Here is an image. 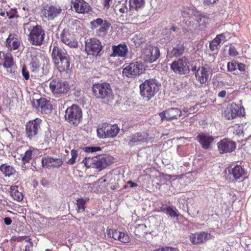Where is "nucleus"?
Returning a JSON list of instances; mask_svg holds the SVG:
<instances>
[{
	"instance_id": "nucleus-58",
	"label": "nucleus",
	"mask_w": 251,
	"mask_h": 251,
	"mask_svg": "<svg viewBox=\"0 0 251 251\" xmlns=\"http://www.w3.org/2000/svg\"><path fill=\"white\" fill-rule=\"evenodd\" d=\"M226 91L225 90H222L218 93V97L220 98H225L226 95Z\"/></svg>"
},
{
	"instance_id": "nucleus-44",
	"label": "nucleus",
	"mask_w": 251,
	"mask_h": 251,
	"mask_svg": "<svg viewBox=\"0 0 251 251\" xmlns=\"http://www.w3.org/2000/svg\"><path fill=\"white\" fill-rule=\"evenodd\" d=\"M71 158L67 162V163L70 165L74 164L75 162V159L78 156V151L75 150H72L71 151Z\"/></svg>"
},
{
	"instance_id": "nucleus-64",
	"label": "nucleus",
	"mask_w": 251,
	"mask_h": 251,
	"mask_svg": "<svg viewBox=\"0 0 251 251\" xmlns=\"http://www.w3.org/2000/svg\"><path fill=\"white\" fill-rule=\"evenodd\" d=\"M120 10V12H121V13H124V12H125V9H124V8H120V10Z\"/></svg>"
},
{
	"instance_id": "nucleus-10",
	"label": "nucleus",
	"mask_w": 251,
	"mask_h": 251,
	"mask_svg": "<svg viewBox=\"0 0 251 251\" xmlns=\"http://www.w3.org/2000/svg\"><path fill=\"white\" fill-rule=\"evenodd\" d=\"M102 48L101 42L96 38H90L85 41V51L88 55L100 56Z\"/></svg>"
},
{
	"instance_id": "nucleus-56",
	"label": "nucleus",
	"mask_w": 251,
	"mask_h": 251,
	"mask_svg": "<svg viewBox=\"0 0 251 251\" xmlns=\"http://www.w3.org/2000/svg\"><path fill=\"white\" fill-rule=\"evenodd\" d=\"M164 251H179V250L176 248L166 247L164 248Z\"/></svg>"
},
{
	"instance_id": "nucleus-51",
	"label": "nucleus",
	"mask_w": 251,
	"mask_h": 251,
	"mask_svg": "<svg viewBox=\"0 0 251 251\" xmlns=\"http://www.w3.org/2000/svg\"><path fill=\"white\" fill-rule=\"evenodd\" d=\"M22 73L23 77L25 80H28L29 78V72L26 70L25 66H23L22 69Z\"/></svg>"
},
{
	"instance_id": "nucleus-41",
	"label": "nucleus",
	"mask_w": 251,
	"mask_h": 251,
	"mask_svg": "<svg viewBox=\"0 0 251 251\" xmlns=\"http://www.w3.org/2000/svg\"><path fill=\"white\" fill-rule=\"evenodd\" d=\"M117 240L124 243H127L130 241L129 235L125 232L120 231Z\"/></svg>"
},
{
	"instance_id": "nucleus-4",
	"label": "nucleus",
	"mask_w": 251,
	"mask_h": 251,
	"mask_svg": "<svg viewBox=\"0 0 251 251\" xmlns=\"http://www.w3.org/2000/svg\"><path fill=\"white\" fill-rule=\"evenodd\" d=\"M111 162V157L106 154H101L93 157H86L82 160L87 168H93L99 171L105 168Z\"/></svg>"
},
{
	"instance_id": "nucleus-39",
	"label": "nucleus",
	"mask_w": 251,
	"mask_h": 251,
	"mask_svg": "<svg viewBox=\"0 0 251 251\" xmlns=\"http://www.w3.org/2000/svg\"><path fill=\"white\" fill-rule=\"evenodd\" d=\"M88 201V199L80 198L76 200V204L77 206V211L78 213H81L84 211L85 208V203Z\"/></svg>"
},
{
	"instance_id": "nucleus-38",
	"label": "nucleus",
	"mask_w": 251,
	"mask_h": 251,
	"mask_svg": "<svg viewBox=\"0 0 251 251\" xmlns=\"http://www.w3.org/2000/svg\"><path fill=\"white\" fill-rule=\"evenodd\" d=\"M2 64L3 67L6 69H11L14 66L13 57L10 53H6Z\"/></svg>"
},
{
	"instance_id": "nucleus-1",
	"label": "nucleus",
	"mask_w": 251,
	"mask_h": 251,
	"mask_svg": "<svg viewBox=\"0 0 251 251\" xmlns=\"http://www.w3.org/2000/svg\"><path fill=\"white\" fill-rule=\"evenodd\" d=\"M24 28L29 32L27 39L31 45L40 46L45 43V31L41 25L30 22L25 24Z\"/></svg>"
},
{
	"instance_id": "nucleus-53",
	"label": "nucleus",
	"mask_w": 251,
	"mask_h": 251,
	"mask_svg": "<svg viewBox=\"0 0 251 251\" xmlns=\"http://www.w3.org/2000/svg\"><path fill=\"white\" fill-rule=\"evenodd\" d=\"M159 116L160 117L162 121L164 120V119L167 120V115L166 113V110L163 112L160 113Z\"/></svg>"
},
{
	"instance_id": "nucleus-2",
	"label": "nucleus",
	"mask_w": 251,
	"mask_h": 251,
	"mask_svg": "<svg viewBox=\"0 0 251 251\" xmlns=\"http://www.w3.org/2000/svg\"><path fill=\"white\" fill-rule=\"evenodd\" d=\"M93 95L102 102L109 104L114 100V95L111 86L109 83H95L92 87Z\"/></svg>"
},
{
	"instance_id": "nucleus-26",
	"label": "nucleus",
	"mask_w": 251,
	"mask_h": 251,
	"mask_svg": "<svg viewBox=\"0 0 251 251\" xmlns=\"http://www.w3.org/2000/svg\"><path fill=\"white\" fill-rule=\"evenodd\" d=\"M21 41L18 35L14 33H10L6 40V46L10 50H17L20 46Z\"/></svg>"
},
{
	"instance_id": "nucleus-11",
	"label": "nucleus",
	"mask_w": 251,
	"mask_h": 251,
	"mask_svg": "<svg viewBox=\"0 0 251 251\" xmlns=\"http://www.w3.org/2000/svg\"><path fill=\"white\" fill-rule=\"evenodd\" d=\"M188 62L187 58L185 56L182 57L174 61L171 65V68L175 73L187 75L190 72Z\"/></svg>"
},
{
	"instance_id": "nucleus-22",
	"label": "nucleus",
	"mask_w": 251,
	"mask_h": 251,
	"mask_svg": "<svg viewBox=\"0 0 251 251\" xmlns=\"http://www.w3.org/2000/svg\"><path fill=\"white\" fill-rule=\"evenodd\" d=\"M210 234L207 232L201 231L192 233L190 235V240L194 245L204 243L210 238Z\"/></svg>"
},
{
	"instance_id": "nucleus-48",
	"label": "nucleus",
	"mask_w": 251,
	"mask_h": 251,
	"mask_svg": "<svg viewBox=\"0 0 251 251\" xmlns=\"http://www.w3.org/2000/svg\"><path fill=\"white\" fill-rule=\"evenodd\" d=\"M17 11L15 9H11L6 12V15L10 19L17 17Z\"/></svg>"
},
{
	"instance_id": "nucleus-50",
	"label": "nucleus",
	"mask_w": 251,
	"mask_h": 251,
	"mask_svg": "<svg viewBox=\"0 0 251 251\" xmlns=\"http://www.w3.org/2000/svg\"><path fill=\"white\" fill-rule=\"evenodd\" d=\"M177 28L176 26H172L171 27H167L163 29V33L167 34L168 33H170V35L171 34V33L172 31L175 32L176 31Z\"/></svg>"
},
{
	"instance_id": "nucleus-59",
	"label": "nucleus",
	"mask_w": 251,
	"mask_h": 251,
	"mask_svg": "<svg viewBox=\"0 0 251 251\" xmlns=\"http://www.w3.org/2000/svg\"><path fill=\"white\" fill-rule=\"evenodd\" d=\"M127 184L130 185V187H135L138 186V184L136 183L132 182V181H128L127 182Z\"/></svg>"
},
{
	"instance_id": "nucleus-18",
	"label": "nucleus",
	"mask_w": 251,
	"mask_h": 251,
	"mask_svg": "<svg viewBox=\"0 0 251 251\" xmlns=\"http://www.w3.org/2000/svg\"><path fill=\"white\" fill-rule=\"evenodd\" d=\"M210 70V67L207 64L199 67L197 72L195 73V76L201 84H205L208 81Z\"/></svg>"
},
{
	"instance_id": "nucleus-19",
	"label": "nucleus",
	"mask_w": 251,
	"mask_h": 251,
	"mask_svg": "<svg viewBox=\"0 0 251 251\" xmlns=\"http://www.w3.org/2000/svg\"><path fill=\"white\" fill-rule=\"evenodd\" d=\"M244 109L236 104H232L230 107L227 108L224 112V116L227 120H232L237 117L243 115Z\"/></svg>"
},
{
	"instance_id": "nucleus-32",
	"label": "nucleus",
	"mask_w": 251,
	"mask_h": 251,
	"mask_svg": "<svg viewBox=\"0 0 251 251\" xmlns=\"http://www.w3.org/2000/svg\"><path fill=\"white\" fill-rule=\"evenodd\" d=\"M130 9L137 11L143 9L145 5V0H129Z\"/></svg>"
},
{
	"instance_id": "nucleus-13",
	"label": "nucleus",
	"mask_w": 251,
	"mask_h": 251,
	"mask_svg": "<svg viewBox=\"0 0 251 251\" xmlns=\"http://www.w3.org/2000/svg\"><path fill=\"white\" fill-rule=\"evenodd\" d=\"M142 55L146 62L152 63L159 58L160 51L157 47L149 45L143 49Z\"/></svg>"
},
{
	"instance_id": "nucleus-5",
	"label": "nucleus",
	"mask_w": 251,
	"mask_h": 251,
	"mask_svg": "<svg viewBox=\"0 0 251 251\" xmlns=\"http://www.w3.org/2000/svg\"><path fill=\"white\" fill-rule=\"evenodd\" d=\"M160 84L155 79L146 80L140 85V94L146 101L151 99L159 91Z\"/></svg>"
},
{
	"instance_id": "nucleus-61",
	"label": "nucleus",
	"mask_w": 251,
	"mask_h": 251,
	"mask_svg": "<svg viewBox=\"0 0 251 251\" xmlns=\"http://www.w3.org/2000/svg\"><path fill=\"white\" fill-rule=\"evenodd\" d=\"M50 134V133H48L46 134V137H45V141L46 142H48V143H49V141H50V138H48V136Z\"/></svg>"
},
{
	"instance_id": "nucleus-60",
	"label": "nucleus",
	"mask_w": 251,
	"mask_h": 251,
	"mask_svg": "<svg viewBox=\"0 0 251 251\" xmlns=\"http://www.w3.org/2000/svg\"><path fill=\"white\" fill-rule=\"evenodd\" d=\"M111 0H104V6L106 8H108L110 6V1Z\"/></svg>"
},
{
	"instance_id": "nucleus-46",
	"label": "nucleus",
	"mask_w": 251,
	"mask_h": 251,
	"mask_svg": "<svg viewBox=\"0 0 251 251\" xmlns=\"http://www.w3.org/2000/svg\"><path fill=\"white\" fill-rule=\"evenodd\" d=\"M83 151L86 152H94L100 151L101 148L100 147H86L83 149Z\"/></svg>"
},
{
	"instance_id": "nucleus-36",
	"label": "nucleus",
	"mask_w": 251,
	"mask_h": 251,
	"mask_svg": "<svg viewBox=\"0 0 251 251\" xmlns=\"http://www.w3.org/2000/svg\"><path fill=\"white\" fill-rule=\"evenodd\" d=\"M132 41L134 43V45L136 47L138 48L145 42L146 40L143 34L138 32L134 34V37L132 38Z\"/></svg>"
},
{
	"instance_id": "nucleus-34",
	"label": "nucleus",
	"mask_w": 251,
	"mask_h": 251,
	"mask_svg": "<svg viewBox=\"0 0 251 251\" xmlns=\"http://www.w3.org/2000/svg\"><path fill=\"white\" fill-rule=\"evenodd\" d=\"M110 26V24L107 21H105L97 29L96 33L97 35L99 36H103L106 35Z\"/></svg>"
},
{
	"instance_id": "nucleus-25",
	"label": "nucleus",
	"mask_w": 251,
	"mask_h": 251,
	"mask_svg": "<svg viewBox=\"0 0 251 251\" xmlns=\"http://www.w3.org/2000/svg\"><path fill=\"white\" fill-rule=\"evenodd\" d=\"M31 61L29 64L31 71L36 73L38 72L41 68V55L37 52L34 51L31 53Z\"/></svg>"
},
{
	"instance_id": "nucleus-15",
	"label": "nucleus",
	"mask_w": 251,
	"mask_h": 251,
	"mask_svg": "<svg viewBox=\"0 0 251 251\" xmlns=\"http://www.w3.org/2000/svg\"><path fill=\"white\" fill-rule=\"evenodd\" d=\"M217 145L218 151L221 154L230 153L236 148V143L227 138L221 140L217 143Z\"/></svg>"
},
{
	"instance_id": "nucleus-29",
	"label": "nucleus",
	"mask_w": 251,
	"mask_h": 251,
	"mask_svg": "<svg viewBox=\"0 0 251 251\" xmlns=\"http://www.w3.org/2000/svg\"><path fill=\"white\" fill-rule=\"evenodd\" d=\"M228 172L236 180L240 179L245 174L244 169L239 165L235 166L231 170H228Z\"/></svg>"
},
{
	"instance_id": "nucleus-7",
	"label": "nucleus",
	"mask_w": 251,
	"mask_h": 251,
	"mask_svg": "<svg viewBox=\"0 0 251 251\" xmlns=\"http://www.w3.org/2000/svg\"><path fill=\"white\" fill-rule=\"evenodd\" d=\"M42 120L36 118L29 121L25 124V135L30 141H36L41 131Z\"/></svg>"
},
{
	"instance_id": "nucleus-24",
	"label": "nucleus",
	"mask_w": 251,
	"mask_h": 251,
	"mask_svg": "<svg viewBox=\"0 0 251 251\" xmlns=\"http://www.w3.org/2000/svg\"><path fill=\"white\" fill-rule=\"evenodd\" d=\"M63 161L61 158H53L50 156H46L42 158V164L43 167L59 168L63 164Z\"/></svg>"
},
{
	"instance_id": "nucleus-52",
	"label": "nucleus",
	"mask_w": 251,
	"mask_h": 251,
	"mask_svg": "<svg viewBox=\"0 0 251 251\" xmlns=\"http://www.w3.org/2000/svg\"><path fill=\"white\" fill-rule=\"evenodd\" d=\"M237 68L240 71L246 73V66L244 63L237 62Z\"/></svg>"
},
{
	"instance_id": "nucleus-54",
	"label": "nucleus",
	"mask_w": 251,
	"mask_h": 251,
	"mask_svg": "<svg viewBox=\"0 0 251 251\" xmlns=\"http://www.w3.org/2000/svg\"><path fill=\"white\" fill-rule=\"evenodd\" d=\"M6 55V53L0 51V65L2 64Z\"/></svg>"
},
{
	"instance_id": "nucleus-33",
	"label": "nucleus",
	"mask_w": 251,
	"mask_h": 251,
	"mask_svg": "<svg viewBox=\"0 0 251 251\" xmlns=\"http://www.w3.org/2000/svg\"><path fill=\"white\" fill-rule=\"evenodd\" d=\"M10 195L15 200L18 201H22L24 198L23 194L18 191V186L16 185L11 186Z\"/></svg>"
},
{
	"instance_id": "nucleus-28",
	"label": "nucleus",
	"mask_w": 251,
	"mask_h": 251,
	"mask_svg": "<svg viewBox=\"0 0 251 251\" xmlns=\"http://www.w3.org/2000/svg\"><path fill=\"white\" fill-rule=\"evenodd\" d=\"M184 50L183 44L179 42L173 48L172 50L168 52L167 56L170 58L178 57L184 53Z\"/></svg>"
},
{
	"instance_id": "nucleus-43",
	"label": "nucleus",
	"mask_w": 251,
	"mask_h": 251,
	"mask_svg": "<svg viewBox=\"0 0 251 251\" xmlns=\"http://www.w3.org/2000/svg\"><path fill=\"white\" fill-rule=\"evenodd\" d=\"M105 20H103L101 18H97L96 20H93L90 22L91 28L92 29L98 28V27L102 25Z\"/></svg>"
},
{
	"instance_id": "nucleus-17",
	"label": "nucleus",
	"mask_w": 251,
	"mask_h": 251,
	"mask_svg": "<svg viewBox=\"0 0 251 251\" xmlns=\"http://www.w3.org/2000/svg\"><path fill=\"white\" fill-rule=\"evenodd\" d=\"M32 104V106L38 111H40H40L42 113L48 114L51 110L52 106L50 102L44 98L33 100Z\"/></svg>"
},
{
	"instance_id": "nucleus-35",
	"label": "nucleus",
	"mask_w": 251,
	"mask_h": 251,
	"mask_svg": "<svg viewBox=\"0 0 251 251\" xmlns=\"http://www.w3.org/2000/svg\"><path fill=\"white\" fill-rule=\"evenodd\" d=\"M149 232H150V230L148 229L146 224H138L135 226L134 232L137 236H140Z\"/></svg>"
},
{
	"instance_id": "nucleus-3",
	"label": "nucleus",
	"mask_w": 251,
	"mask_h": 251,
	"mask_svg": "<svg viewBox=\"0 0 251 251\" xmlns=\"http://www.w3.org/2000/svg\"><path fill=\"white\" fill-rule=\"evenodd\" d=\"M52 57L54 65L60 72H67L70 70V57L65 50L58 47H54Z\"/></svg>"
},
{
	"instance_id": "nucleus-21",
	"label": "nucleus",
	"mask_w": 251,
	"mask_h": 251,
	"mask_svg": "<svg viewBox=\"0 0 251 251\" xmlns=\"http://www.w3.org/2000/svg\"><path fill=\"white\" fill-rule=\"evenodd\" d=\"M148 138V134L146 132H138L131 134L128 137V145L132 147L142 143L145 142Z\"/></svg>"
},
{
	"instance_id": "nucleus-47",
	"label": "nucleus",
	"mask_w": 251,
	"mask_h": 251,
	"mask_svg": "<svg viewBox=\"0 0 251 251\" xmlns=\"http://www.w3.org/2000/svg\"><path fill=\"white\" fill-rule=\"evenodd\" d=\"M237 62L232 60L227 63V70L229 72L235 71L237 69Z\"/></svg>"
},
{
	"instance_id": "nucleus-20",
	"label": "nucleus",
	"mask_w": 251,
	"mask_h": 251,
	"mask_svg": "<svg viewBox=\"0 0 251 251\" xmlns=\"http://www.w3.org/2000/svg\"><path fill=\"white\" fill-rule=\"evenodd\" d=\"M196 139L201 146L202 149L208 150L212 148V144L215 138L208 133L201 132L197 136Z\"/></svg>"
},
{
	"instance_id": "nucleus-49",
	"label": "nucleus",
	"mask_w": 251,
	"mask_h": 251,
	"mask_svg": "<svg viewBox=\"0 0 251 251\" xmlns=\"http://www.w3.org/2000/svg\"><path fill=\"white\" fill-rule=\"evenodd\" d=\"M228 54L230 56H235L238 55V52L235 48L233 46L231 45L229 47Z\"/></svg>"
},
{
	"instance_id": "nucleus-31",
	"label": "nucleus",
	"mask_w": 251,
	"mask_h": 251,
	"mask_svg": "<svg viewBox=\"0 0 251 251\" xmlns=\"http://www.w3.org/2000/svg\"><path fill=\"white\" fill-rule=\"evenodd\" d=\"M0 171L7 177L12 176L16 173L14 167L6 164H3L0 166Z\"/></svg>"
},
{
	"instance_id": "nucleus-6",
	"label": "nucleus",
	"mask_w": 251,
	"mask_h": 251,
	"mask_svg": "<svg viewBox=\"0 0 251 251\" xmlns=\"http://www.w3.org/2000/svg\"><path fill=\"white\" fill-rule=\"evenodd\" d=\"M82 117V110L77 104L72 105L65 111L64 116L65 121L74 126H77L80 124Z\"/></svg>"
},
{
	"instance_id": "nucleus-37",
	"label": "nucleus",
	"mask_w": 251,
	"mask_h": 251,
	"mask_svg": "<svg viewBox=\"0 0 251 251\" xmlns=\"http://www.w3.org/2000/svg\"><path fill=\"white\" fill-rule=\"evenodd\" d=\"M37 151V150L33 147H30L29 149L26 151L22 159L25 162H28L35 155V153Z\"/></svg>"
},
{
	"instance_id": "nucleus-55",
	"label": "nucleus",
	"mask_w": 251,
	"mask_h": 251,
	"mask_svg": "<svg viewBox=\"0 0 251 251\" xmlns=\"http://www.w3.org/2000/svg\"><path fill=\"white\" fill-rule=\"evenodd\" d=\"M217 36L219 38L222 43H224L226 40V36L224 33L217 35Z\"/></svg>"
},
{
	"instance_id": "nucleus-12",
	"label": "nucleus",
	"mask_w": 251,
	"mask_h": 251,
	"mask_svg": "<svg viewBox=\"0 0 251 251\" xmlns=\"http://www.w3.org/2000/svg\"><path fill=\"white\" fill-rule=\"evenodd\" d=\"M142 71V63L139 62H134L130 63L124 68L123 74L128 77H134L140 75Z\"/></svg>"
},
{
	"instance_id": "nucleus-42",
	"label": "nucleus",
	"mask_w": 251,
	"mask_h": 251,
	"mask_svg": "<svg viewBox=\"0 0 251 251\" xmlns=\"http://www.w3.org/2000/svg\"><path fill=\"white\" fill-rule=\"evenodd\" d=\"M221 41L219 38L216 36V37L210 43V49L212 51H214L215 50H218V46L221 43Z\"/></svg>"
},
{
	"instance_id": "nucleus-27",
	"label": "nucleus",
	"mask_w": 251,
	"mask_h": 251,
	"mask_svg": "<svg viewBox=\"0 0 251 251\" xmlns=\"http://www.w3.org/2000/svg\"><path fill=\"white\" fill-rule=\"evenodd\" d=\"M113 52L111 54L112 57H126L128 52V49L127 46L125 44H120L118 45L112 46Z\"/></svg>"
},
{
	"instance_id": "nucleus-40",
	"label": "nucleus",
	"mask_w": 251,
	"mask_h": 251,
	"mask_svg": "<svg viewBox=\"0 0 251 251\" xmlns=\"http://www.w3.org/2000/svg\"><path fill=\"white\" fill-rule=\"evenodd\" d=\"M161 211L166 213L169 215L172 218H175L178 217V214L177 213L176 211L173 209L171 206H163L161 207Z\"/></svg>"
},
{
	"instance_id": "nucleus-9",
	"label": "nucleus",
	"mask_w": 251,
	"mask_h": 251,
	"mask_svg": "<svg viewBox=\"0 0 251 251\" xmlns=\"http://www.w3.org/2000/svg\"><path fill=\"white\" fill-rule=\"evenodd\" d=\"M120 128L116 124L103 125L101 128L97 129V134L101 138H114L119 132Z\"/></svg>"
},
{
	"instance_id": "nucleus-8",
	"label": "nucleus",
	"mask_w": 251,
	"mask_h": 251,
	"mask_svg": "<svg viewBox=\"0 0 251 251\" xmlns=\"http://www.w3.org/2000/svg\"><path fill=\"white\" fill-rule=\"evenodd\" d=\"M49 87L51 92L54 95L65 94L70 88L66 81L58 78L52 79L50 83Z\"/></svg>"
},
{
	"instance_id": "nucleus-63",
	"label": "nucleus",
	"mask_w": 251,
	"mask_h": 251,
	"mask_svg": "<svg viewBox=\"0 0 251 251\" xmlns=\"http://www.w3.org/2000/svg\"><path fill=\"white\" fill-rule=\"evenodd\" d=\"M27 242L30 243V245L29 246L30 247H32L33 244V243L31 242V239L30 238H28L27 240H26Z\"/></svg>"
},
{
	"instance_id": "nucleus-16",
	"label": "nucleus",
	"mask_w": 251,
	"mask_h": 251,
	"mask_svg": "<svg viewBox=\"0 0 251 251\" xmlns=\"http://www.w3.org/2000/svg\"><path fill=\"white\" fill-rule=\"evenodd\" d=\"M60 36L61 41L69 47L75 48L77 46V42L75 35L69 29H64Z\"/></svg>"
},
{
	"instance_id": "nucleus-30",
	"label": "nucleus",
	"mask_w": 251,
	"mask_h": 251,
	"mask_svg": "<svg viewBox=\"0 0 251 251\" xmlns=\"http://www.w3.org/2000/svg\"><path fill=\"white\" fill-rule=\"evenodd\" d=\"M167 115V121H171L174 119H177V117L182 115V112L177 108H170L166 109Z\"/></svg>"
},
{
	"instance_id": "nucleus-57",
	"label": "nucleus",
	"mask_w": 251,
	"mask_h": 251,
	"mask_svg": "<svg viewBox=\"0 0 251 251\" xmlns=\"http://www.w3.org/2000/svg\"><path fill=\"white\" fill-rule=\"evenodd\" d=\"M3 220L6 225H10L12 223V220L9 217H5Z\"/></svg>"
},
{
	"instance_id": "nucleus-62",
	"label": "nucleus",
	"mask_w": 251,
	"mask_h": 251,
	"mask_svg": "<svg viewBox=\"0 0 251 251\" xmlns=\"http://www.w3.org/2000/svg\"><path fill=\"white\" fill-rule=\"evenodd\" d=\"M198 68L196 66H194L192 67L191 70L192 72H194L196 73L197 72Z\"/></svg>"
},
{
	"instance_id": "nucleus-45",
	"label": "nucleus",
	"mask_w": 251,
	"mask_h": 251,
	"mask_svg": "<svg viewBox=\"0 0 251 251\" xmlns=\"http://www.w3.org/2000/svg\"><path fill=\"white\" fill-rule=\"evenodd\" d=\"M119 233L120 231L117 229H110L108 230V235L109 237H112L115 240H117L118 238Z\"/></svg>"
},
{
	"instance_id": "nucleus-14",
	"label": "nucleus",
	"mask_w": 251,
	"mask_h": 251,
	"mask_svg": "<svg viewBox=\"0 0 251 251\" xmlns=\"http://www.w3.org/2000/svg\"><path fill=\"white\" fill-rule=\"evenodd\" d=\"M62 12V9L58 5H47L43 10V15L48 21L54 20L61 15Z\"/></svg>"
},
{
	"instance_id": "nucleus-23",
	"label": "nucleus",
	"mask_w": 251,
	"mask_h": 251,
	"mask_svg": "<svg viewBox=\"0 0 251 251\" xmlns=\"http://www.w3.org/2000/svg\"><path fill=\"white\" fill-rule=\"evenodd\" d=\"M73 7L76 13H88L90 10L89 4L84 0H71Z\"/></svg>"
}]
</instances>
